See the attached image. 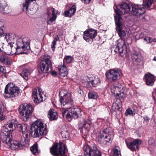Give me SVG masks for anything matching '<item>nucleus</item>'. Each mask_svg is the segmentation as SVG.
<instances>
[{
    "label": "nucleus",
    "instance_id": "2f4dec72",
    "mask_svg": "<svg viewBox=\"0 0 156 156\" xmlns=\"http://www.w3.org/2000/svg\"><path fill=\"white\" fill-rule=\"evenodd\" d=\"M63 128L61 132V134L62 135V138L64 140L67 139L69 136V133L68 130L65 127L63 126Z\"/></svg>",
    "mask_w": 156,
    "mask_h": 156
},
{
    "label": "nucleus",
    "instance_id": "6e6d98bb",
    "mask_svg": "<svg viewBox=\"0 0 156 156\" xmlns=\"http://www.w3.org/2000/svg\"><path fill=\"white\" fill-rule=\"evenodd\" d=\"M78 92L81 95H82L83 94V91L80 88L78 90Z\"/></svg>",
    "mask_w": 156,
    "mask_h": 156
},
{
    "label": "nucleus",
    "instance_id": "cd10ccee",
    "mask_svg": "<svg viewBox=\"0 0 156 156\" xmlns=\"http://www.w3.org/2000/svg\"><path fill=\"white\" fill-rule=\"evenodd\" d=\"M48 117L51 120H56L58 117L57 112L54 110H50L48 113Z\"/></svg>",
    "mask_w": 156,
    "mask_h": 156
},
{
    "label": "nucleus",
    "instance_id": "2eb2a0df",
    "mask_svg": "<svg viewBox=\"0 0 156 156\" xmlns=\"http://www.w3.org/2000/svg\"><path fill=\"white\" fill-rule=\"evenodd\" d=\"M84 78V80H85V84L87 87L92 86L96 87L97 85H99L101 82L98 76H85Z\"/></svg>",
    "mask_w": 156,
    "mask_h": 156
},
{
    "label": "nucleus",
    "instance_id": "c756f323",
    "mask_svg": "<svg viewBox=\"0 0 156 156\" xmlns=\"http://www.w3.org/2000/svg\"><path fill=\"white\" fill-rule=\"evenodd\" d=\"M131 58L133 60L140 62L142 59L141 55L137 52L132 53L131 54Z\"/></svg>",
    "mask_w": 156,
    "mask_h": 156
},
{
    "label": "nucleus",
    "instance_id": "052dcab7",
    "mask_svg": "<svg viewBox=\"0 0 156 156\" xmlns=\"http://www.w3.org/2000/svg\"><path fill=\"white\" fill-rule=\"evenodd\" d=\"M154 60L155 61H156V57H155L154 58Z\"/></svg>",
    "mask_w": 156,
    "mask_h": 156
},
{
    "label": "nucleus",
    "instance_id": "f257e3e1",
    "mask_svg": "<svg viewBox=\"0 0 156 156\" xmlns=\"http://www.w3.org/2000/svg\"><path fill=\"white\" fill-rule=\"evenodd\" d=\"M59 95L61 107L63 109L62 111L63 116H66L69 121L72 118H78L81 115V110L74 106L71 93L63 90L59 92Z\"/></svg>",
    "mask_w": 156,
    "mask_h": 156
},
{
    "label": "nucleus",
    "instance_id": "13d9d810",
    "mask_svg": "<svg viewBox=\"0 0 156 156\" xmlns=\"http://www.w3.org/2000/svg\"><path fill=\"white\" fill-rule=\"evenodd\" d=\"M118 110H120V111L121 110V107H120L119 108H116Z\"/></svg>",
    "mask_w": 156,
    "mask_h": 156
},
{
    "label": "nucleus",
    "instance_id": "a211bd4d",
    "mask_svg": "<svg viewBox=\"0 0 156 156\" xmlns=\"http://www.w3.org/2000/svg\"><path fill=\"white\" fill-rule=\"evenodd\" d=\"M97 34L96 30L92 29H90L84 32L83 38L86 41L91 43Z\"/></svg>",
    "mask_w": 156,
    "mask_h": 156
},
{
    "label": "nucleus",
    "instance_id": "680f3d73",
    "mask_svg": "<svg viewBox=\"0 0 156 156\" xmlns=\"http://www.w3.org/2000/svg\"><path fill=\"white\" fill-rule=\"evenodd\" d=\"M5 10H8V11L9 10V9H5Z\"/></svg>",
    "mask_w": 156,
    "mask_h": 156
},
{
    "label": "nucleus",
    "instance_id": "4d7b16f0",
    "mask_svg": "<svg viewBox=\"0 0 156 156\" xmlns=\"http://www.w3.org/2000/svg\"><path fill=\"white\" fill-rule=\"evenodd\" d=\"M153 41V39L152 38H151L150 37V39H149V41L148 42V43H151Z\"/></svg>",
    "mask_w": 156,
    "mask_h": 156
},
{
    "label": "nucleus",
    "instance_id": "1a4fd4ad",
    "mask_svg": "<svg viewBox=\"0 0 156 156\" xmlns=\"http://www.w3.org/2000/svg\"><path fill=\"white\" fill-rule=\"evenodd\" d=\"M35 0H25V2L23 5V9L26 12L27 14L32 15L37 10V5L33 2Z\"/></svg>",
    "mask_w": 156,
    "mask_h": 156
},
{
    "label": "nucleus",
    "instance_id": "c9c22d12",
    "mask_svg": "<svg viewBox=\"0 0 156 156\" xmlns=\"http://www.w3.org/2000/svg\"><path fill=\"white\" fill-rule=\"evenodd\" d=\"M115 86L118 88V91H121L125 89L124 84L122 82H118Z\"/></svg>",
    "mask_w": 156,
    "mask_h": 156
},
{
    "label": "nucleus",
    "instance_id": "58836bf2",
    "mask_svg": "<svg viewBox=\"0 0 156 156\" xmlns=\"http://www.w3.org/2000/svg\"><path fill=\"white\" fill-rule=\"evenodd\" d=\"M88 97L89 98L96 99L98 97V95L95 92L91 91L88 93Z\"/></svg>",
    "mask_w": 156,
    "mask_h": 156
},
{
    "label": "nucleus",
    "instance_id": "4c0bfd02",
    "mask_svg": "<svg viewBox=\"0 0 156 156\" xmlns=\"http://www.w3.org/2000/svg\"><path fill=\"white\" fill-rule=\"evenodd\" d=\"M59 40V38L58 36L54 38L53 41L51 43V47L53 51H54L55 48V46L56 44V42Z\"/></svg>",
    "mask_w": 156,
    "mask_h": 156
},
{
    "label": "nucleus",
    "instance_id": "9b49d317",
    "mask_svg": "<svg viewBox=\"0 0 156 156\" xmlns=\"http://www.w3.org/2000/svg\"><path fill=\"white\" fill-rule=\"evenodd\" d=\"M17 126L19 128V131L23 133L21 138L22 145H26L28 144L30 141V136L28 134L27 126L24 124H18V123Z\"/></svg>",
    "mask_w": 156,
    "mask_h": 156
},
{
    "label": "nucleus",
    "instance_id": "49530a36",
    "mask_svg": "<svg viewBox=\"0 0 156 156\" xmlns=\"http://www.w3.org/2000/svg\"><path fill=\"white\" fill-rule=\"evenodd\" d=\"M87 124L90 126V125L91 124V121L90 120H88L87 121V122H86L85 121H84V123L83 124V126H85Z\"/></svg>",
    "mask_w": 156,
    "mask_h": 156
},
{
    "label": "nucleus",
    "instance_id": "864d4df0",
    "mask_svg": "<svg viewBox=\"0 0 156 156\" xmlns=\"http://www.w3.org/2000/svg\"><path fill=\"white\" fill-rule=\"evenodd\" d=\"M4 34V31L2 29H0V36L3 37V35Z\"/></svg>",
    "mask_w": 156,
    "mask_h": 156
},
{
    "label": "nucleus",
    "instance_id": "b1692460",
    "mask_svg": "<svg viewBox=\"0 0 156 156\" xmlns=\"http://www.w3.org/2000/svg\"><path fill=\"white\" fill-rule=\"evenodd\" d=\"M126 143L128 148L133 151L138 149L139 145L141 143V141L138 139H136L133 141L129 143L126 140Z\"/></svg>",
    "mask_w": 156,
    "mask_h": 156
},
{
    "label": "nucleus",
    "instance_id": "f704fd0d",
    "mask_svg": "<svg viewBox=\"0 0 156 156\" xmlns=\"http://www.w3.org/2000/svg\"><path fill=\"white\" fill-rule=\"evenodd\" d=\"M30 74L29 71L26 69L24 70L22 73H20V75L24 79L27 80L28 79V76Z\"/></svg>",
    "mask_w": 156,
    "mask_h": 156
},
{
    "label": "nucleus",
    "instance_id": "c85d7f7f",
    "mask_svg": "<svg viewBox=\"0 0 156 156\" xmlns=\"http://www.w3.org/2000/svg\"><path fill=\"white\" fill-rule=\"evenodd\" d=\"M76 7L75 6H73L69 10L65 11V16L66 17H71L74 15L76 12Z\"/></svg>",
    "mask_w": 156,
    "mask_h": 156
},
{
    "label": "nucleus",
    "instance_id": "393cba45",
    "mask_svg": "<svg viewBox=\"0 0 156 156\" xmlns=\"http://www.w3.org/2000/svg\"><path fill=\"white\" fill-rule=\"evenodd\" d=\"M145 78L147 85L152 86L155 81L154 77L152 74L148 73L145 75Z\"/></svg>",
    "mask_w": 156,
    "mask_h": 156
},
{
    "label": "nucleus",
    "instance_id": "a19ab883",
    "mask_svg": "<svg viewBox=\"0 0 156 156\" xmlns=\"http://www.w3.org/2000/svg\"><path fill=\"white\" fill-rule=\"evenodd\" d=\"M154 0H143V2L145 3V6L146 8H148L152 4Z\"/></svg>",
    "mask_w": 156,
    "mask_h": 156
},
{
    "label": "nucleus",
    "instance_id": "aec40b11",
    "mask_svg": "<svg viewBox=\"0 0 156 156\" xmlns=\"http://www.w3.org/2000/svg\"><path fill=\"white\" fill-rule=\"evenodd\" d=\"M120 71L114 69H110L106 74L107 78L111 82H115L119 77Z\"/></svg>",
    "mask_w": 156,
    "mask_h": 156
},
{
    "label": "nucleus",
    "instance_id": "72a5a7b5",
    "mask_svg": "<svg viewBox=\"0 0 156 156\" xmlns=\"http://www.w3.org/2000/svg\"><path fill=\"white\" fill-rule=\"evenodd\" d=\"M30 149L32 153L35 155H37L40 152L38 150L37 144H35L30 147Z\"/></svg>",
    "mask_w": 156,
    "mask_h": 156
},
{
    "label": "nucleus",
    "instance_id": "5fc2aeb1",
    "mask_svg": "<svg viewBox=\"0 0 156 156\" xmlns=\"http://www.w3.org/2000/svg\"><path fill=\"white\" fill-rule=\"evenodd\" d=\"M150 39V37H146L144 39V40L145 41L147 42L148 43V42L149 41V39Z\"/></svg>",
    "mask_w": 156,
    "mask_h": 156
},
{
    "label": "nucleus",
    "instance_id": "ea45409f",
    "mask_svg": "<svg viewBox=\"0 0 156 156\" xmlns=\"http://www.w3.org/2000/svg\"><path fill=\"white\" fill-rule=\"evenodd\" d=\"M114 156H121L120 151L119 147H116L113 150Z\"/></svg>",
    "mask_w": 156,
    "mask_h": 156
},
{
    "label": "nucleus",
    "instance_id": "7c9ffc66",
    "mask_svg": "<svg viewBox=\"0 0 156 156\" xmlns=\"http://www.w3.org/2000/svg\"><path fill=\"white\" fill-rule=\"evenodd\" d=\"M58 69L59 72V75L61 76L65 77L68 74L67 68L64 65L59 66Z\"/></svg>",
    "mask_w": 156,
    "mask_h": 156
},
{
    "label": "nucleus",
    "instance_id": "6ab92c4d",
    "mask_svg": "<svg viewBox=\"0 0 156 156\" xmlns=\"http://www.w3.org/2000/svg\"><path fill=\"white\" fill-rule=\"evenodd\" d=\"M43 92L41 89L39 87L35 88L32 93L33 98L34 102L39 103L43 101L42 95Z\"/></svg>",
    "mask_w": 156,
    "mask_h": 156
},
{
    "label": "nucleus",
    "instance_id": "79ce46f5",
    "mask_svg": "<svg viewBox=\"0 0 156 156\" xmlns=\"http://www.w3.org/2000/svg\"><path fill=\"white\" fill-rule=\"evenodd\" d=\"M73 59L72 57L69 56H66L63 59V61L64 62L66 63H70L72 62Z\"/></svg>",
    "mask_w": 156,
    "mask_h": 156
},
{
    "label": "nucleus",
    "instance_id": "37998d69",
    "mask_svg": "<svg viewBox=\"0 0 156 156\" xmlns=\"http://www.w3.org/2000/svg\"><path fill=\"white\" fill-rule=\"evenodd\" d=\"M115 96L119 97L120 99H122L125 97L126 95L124 92V90H122V91H118L117 95Z\"/></svg>",
    "mask_w": 156,
    "mask_h": 156
},
{
    "label": "nucleus",
    "instance_id": "412c9836",
    "mask_svg": "<svg viewBox=\"0 0 156 156\" xmlns=\"http://www.w3.org/2000/svg\"><path fill=\"white\" fill-rule=\"evenodd\" d=\"M131 5L126 3H122L119 5L120 9L119 11L116 10L114 8L116 15V13L118 12L119 14L120 17H121V15L122 13L125 14L128 13L130 11Z\"/></svg>",
    "mask_w": 156,
    "mask_h": 156
},
{
    "label": "nucleus",
    "instance_id": "603ef678",
    "mask_svg": "<svg viewBox=\"0 0 156 156\" xmlns=\"http://www.w3.org/2000/svg\"><path fill=\"white\" fill-rule=\"evenodd\" d=\"M143 118L144 120L146 122H148L149 120V118L147 116L144 117Z\"/></svg>",
    "mask_w": 156,
    "mask_h": 156
},
{
    "label": "nucleus",
    "instance_id": "8fccbe9b",
    "mask_svg": "<svg viewBox=\"0 0 156 156\" xmlns=\"http://www.w3.org/2000/svg\"><path fill=\"white\" fill-rule=\"evenodd\" d=\"M4 24L2 21H0V29H2L3 30Z\"/></svg>",
    "mask_w": 156,
    "mask_h": 156
},
{
    "label": "nucleus",
    "instance_id": "4468645a",
    "mask_svg": "<svg viewBox=\"0 0 156 156\" xmlns=\"http://www.w3.org/2000/svg\"><path fill=\"white\" fill-rule=\"evenodd\" d=\"M117 45L114 51L120 54V55L123 57L127 53L125 41L121 38L119 39L117 41Z\"/></svg>",
    "mask_w": 156,
    "mask_h": 156
},
{
    "label": "nucleus",
    "instance_id": "5701e85b",
    "mask_svg": "<svg viewBox=\"0 0 156 156\" xmlns=\"http://www.w3.org/2000/svg\"><path fill=\"white\" fill-rule=\"evenodd\" d=\"M4 143H5L12 150H15L18 149L21 146H24L22 145L20 141V144L18 141L16 140H12L11 138H10L9 140H7L6 142Z\"/></svg>",
    "mask_w": 156,
    "mask_h": 156
},
{
    "label": "nucleus",
    "instance_id": "4be33fe9",
    "mask_svg": "<svg viewBox=\"0 0 156 156\" xmlns=\"http://www.w3.org/2000/svg\"><path fill=\"white\" fill-rule=\"evenodd\" d=\"M17 37L16 34L13 33H4L2 38L8 42L9 44H14Z\"/></svg>",
    "mask_w": 156,
    "mask_h": 156
},
{
    "label": "nucleus",
    "instance_id": "c03bdc74",
    "mask_svg": "<svg viewBox=\"0 0 156 156\" xmlns=\"http://www.w3.org/2000/svg\"><path fill=\"white\" fill-rule=\"evenodd\" d=\"M135 114V113L129 108L127 109L125 113V115L126 116L128 115L133 116Z\"/></svg>",
    "mask_w": 156,
    "mask_h": 156
},
{
    "label": "nucleus",
    "instance_id": "20e7f679",
    "mask_svg": "<svg viewBox=\"0 0 156 156\" xmlns=\"http://www.w3.org/2000/svg\"><path fill=\"white\" fill-rule=\"evenodd\" d=\"M32 136L35 138L46 135L47 130L41 120H37L31 126Z\"/></svg>",
    "mask_w": 156,
    "mask_h": 156
},
{
    "label": "nucleus",
    "instance_id": "a18cd8bd",
    "mask_svg": "<svg viewBox=\"0 0 156 156\" xmlns=\"http://www.w3.org/2000/svg\"><path fill=\"white\" fill-rule=\"evenodd\" d=\"M5 67L4 66L0 65V72L5 73Z\"/></svg>",
    "mask_w": 156,
    "mask_h": 156
},
{
    "label": "nucleus",
    "instance_id": "473e14b6",
    "mask_svg": "<svg viewBox=\"0 0 156 156\" xmlns=\"http://www.w3.org/2000/svg\"><path fill=\"white\" fill-rule=\"evenodd\" d=\"M5 108V106L3 103L0 101V119L1 120H4L5 119L6 116L3 115V110Z\"/></svg>",
    "mask_w": 156,
    "mask_h": 156
},
{
    "label": "nucleus",
    "instance_id": "6e6552de",
    "mask_svg": "<svg viewBox=\"0 0 156 156\" xmlns=\"http://www.w3.org/2000/svg\"><path fill=\"white\" fill-rule=\"evenodd\" d=\"M19 92V89L18 87L14 86L12 83H9L5 88V97L7 98H13L17 96Z\"/></svg>",
    "mask_w": 156,
    "mask_h": 156
},
{
    "label": "nucleus",
    "instance_id": "bb28decb",
    "mask_svg": "<svg viewBox=\"0 0 156 156\" xmlns=\"http://www.w3.org/2000/svg\"><path fill=\"white\" fill-rule=\"evenodd\" d=\"M0 61L5 65H9L10 63V60L8 57L2 54H0Z\"/></svg>",
    "mask_w": 156,
    "mask_h": 156
},
{
    "label": "nucleus",
    "instance_id": "a878e982",
    "mask_svg": "<svg viewBox=\"0 0 156 156\" xmlns=\"http://www.w3.org/2000/svg\"><path fill=\"white\" fill-rule=\"evenodd\" d=\"M9 45L3 51L7 55H12L16 52V50L15 47H13V44H9Z\"/></svg>",
    "mask_w": 156,
    "mask_h": 156
},
{
    "label": "nucleus",
    "instance_id": "e433bc0d",
    "mask_svg": "<svg viewBox=\"0 0 156 156\" xmlns=\"http://www.w3.org/2000/svg\"><path fill=\"white\" fill-rule=\"evenodd\" d=\"M111 91L112 94L115 96L117 95V94L118 92V88L115 85H113L111 87Z\"/></svg>",
    "mask_w": 156,
    "mask_h": 156
},
{
    "label": "nucleus",
    "instance_id": "ddd939ff",
    "mask_svg": "<svg viewBox=\"0 0 156 156\" xmlns=\"http://www.w3.org/2000/svg\"><path fill=\"white\" fill-rule=\"evenodd\" d=\"M85 156H101V152L97 148L95 145L90 147L85 145L83 147Z\"/></svg>",
    "mask_w": 156,
    "mask_h": 156
},
{
    "label": "nucleus",
    "instance_id": "f8f14e48",
    "mask_svg": "<svg viewBox=\"0 0 156 156\" xmlns=\"http://www.w3.org/2000/svg\"><path fill=\"white\" fill-rule=\"evenodd\" d=\"M115 19L116 25V29L120 37L125 36L126 34L125 31L122 30V20L118 12H117L116 15L115 16Z\"/></svg>",
    "mask_w": 156,
    "mask_h": 156
},
{
    "label": "nucleus",
    "instance_id": "f3484780",
    "mask_svg": "<svg viewBox=\"0 0 156 156\" xmlns=\"http://www.w3.org/2000/svg\"><path fill=\"white\" fill-rule=\"evenodd\" d=\"M57 13L58 11L55 10V9L53 8L50 7L48 8L47 9V23L48 24L52 25L55 23Z\"/></svg>",
    "mask_w": 156,
    "mask_h": 156
},
{
    "label": "nucleus",
    "instance_id": "de8ad7c7",
    "mask_svg": "<svg viewBox=\"0 0 156 156\" xmlns=\"http://www.w3.org/2000/svg\"><path fill=\"white\" fill-rule=\"evenodd\" d=\"M51 73L52 76H57V73L54 70L52 71L51 72Z\"/></svg>",
    "mask_w": 156,
    "mask_h": 156
},
{
    "label": "nucleus",
    "instance_id": "423d86ee",
    "mask_svg": "<svg viewBox=\"0 0 156 156\" xmlns=\"http://www.w3.org/2000/svg\"><path fill=\"white\" fill-rule=\"evenodd\" d=\"M15 42H16L17 48H16L17 52L19 53H25L24 51H27L30 49V40L26 37L21 38L17 37Z\"/></svg>",
    "mask_w": 156,
    "mask_h": 156
},
{
    "label": "nucleus",
    "instance_id": "3c124183",
    "mask_svg": "<svg viewBox=\"0 0 156 156\" xmlns=\"http://www.w3.org/2000/svg\"><path fill=\"white\" fill-rule=\"evenodd\" d=\"M4 46V44L2 43L1 42H0V51H3V50H2V48H3V47Z\"/></svg>",
    "mask_w": 156,
    "mask_h": 156
},
{
    "label": "nucleus",
    "instance_id": "0eeeda50",
    "mask_svg": "<svg viewBox=\"0 0 156 156\" xmlns=\"http://www.w3.org/2000/svg\"><path fill=\"white\" fill-rule=\"evenodd\" d=\"M19 111L22 119L26 122L29 119V116L33 112V107L30 104H22L20 106Z\"/></svg>",
    "mask_w": 156,
    "mask_h": 156
},
{
    "label": "nucleus",
    "instance_id": "39448f33",
    "mask_svg": "<svg viewBox=\"0 0 156 156\" xmlns=\"http://www.w3.org/2000/svg\"><path fill=\"white\" fill-rule=\"evenodd\" d=\"M110 130V128H106L99 134L97 138L98 141L101 146H104L106 145L107 143L112 139L113 135L112 131L109 132Z\"/></svg>",
    "mask_w": 156,
    "mask_h": 156
},
{
    "label": "nucleus",
    "instance_id": "dca6fc26",
    "mask_svg": "<svg viewBox=\"0 0 156 156\" xmlns=\"http://www.w3.org/2000/svg\"><path fill=\"white\" fill-rule=\"evenodd\" d=\"M131 13L137 18H140L145 12V10L142 5L133 4L131 5Z\"/></svg>",
    "mask_w": 156,
    "mask_h": 156
},
{
    "label": "nucleus",
    "instance_id": "09e8293b",
    "mask_svg": "<svg viewBox=\"0 0 156 156\" xmlns=\"http://www.w3.org/2000/svg\"><path fill=\"white\" fill-rule=\"evenodd\" d=\"M81 1L85 4H87L89 3L91 0H81Z\"/></svg>",
    "mask_w": 156,
    "mask_h": 156
},
{
    "label": "nucleus",
    "instance_id": "bf43d9fd",
    "mask_svg": "<svg viewBox=\"0 0 156 156\" xmlns=\"http://www.w3.org/2000/svg\"><path fill=\"white\" fill-rule=\"evenodd\" d=\"M153 42H156V39H153Z\"/></svg>",
    "mask_w": 156,
    "mask_h": 156
},
{
    "label": "nucleus",
    "instance_id": "7ed1b4c3",
    "mask_svg": "<svg viewBox=\"0 0 156 156\" xmlns=\"http://www.w3.org/2000/svg\"><path fill=\"white\" fill-rule=\"evenodd\" d=\"M51 57L48 55H45L41 59L38 67L39 73L45 74L49 73L52 67Z\"/></svg>",
    "mask_w": 156,
    "mask_h": 156
},
{
    "label": "nucleus",
    "instance_id": "f03ea898",
    "mask_svg": "<svg viewBox=\"0 0 156 156\" xmlns=\"http://www.w3.org/2000/svg\"><path fill=\"white\" fill-rule=\"evenodd\" d=\"M18 122L15 120L9 121L7 124L3 127L1 133V136L3 143L9 140L12 137V133L14 129L17 127Z\"/></svg>",
    "mask_w": 156,
    "mask_h": 156
},
{
    "label": "nucleus",
    "instance_id": "9d476101",
    "mask_svg": "<svg viewBox=\"0 0 156 156\" xmlns=\"http://www.w3.org/2000/svg\"><path fill=\"white\" fill-rule=\"evenodd\" d=\"M66 149L64 144L59 143V145L56 143L50 149L51 153L55 156H62L64 155Z\"/></svg>",
    "mask_w": 156,
    "mask_h": 156
}]
</instances>
